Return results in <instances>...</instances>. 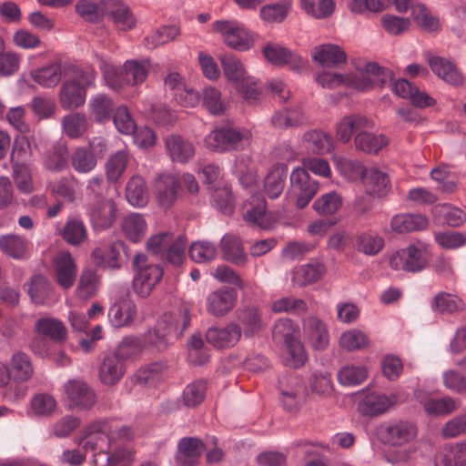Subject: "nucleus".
<instances>
[{"label":"nucleus","instance_id":"nucleus-1","mask_svg":"<svg viewBox=\"0 0 466 466\" xmlns=\"http://www.w3.org/2000/svg\"><path fill=\"white\" fill-rule=\"evenodd\" d=\"M133 437L134 432L129 426L116 428L110 420H101L85 429L81 442L86 451L96 453L111 448L116 441H130Z\"/></svg>","mask_w":466,"mask_h":466},{"label":"nucleus","instance_id":"nucleus-2","mask_svg":"<svg viewBox=\"0 0 466 466\" xmlns=\"http://www.w3.org/2000/svg\"><path fill=\"white\" fill-rule=\"evenodd\" d=\"M272 336L277 343L283 342L286 347L288 357L283 360L286 366L298 369L306 363L308 356L300 341L299 322H276Z\"/></svg>","mask_w":466,"mask_h":466},{"label":"nucleus","instance_id":"nucleus-3","mask_svg":"<svg viewBox=\"0 0 466 466\" xmlns=\"http://www.w3.org/2000/svg\"><path fill=\"white\" fill-rule=\"evenodd\" d=\"M133 266L137 272L133 286L141 297H147L155 286L161 280L164 269L161 264L154 263L150 257L138 253L133 259Z\"/></svg>","mask_w":466,"mask_h":466},{"label":"nucleus","instance_id":"nucleus-4","mask_svg":"<svg viewBox=\"0 0 466 466\" xmlns=\"http://www.w3.org/2000/svg\"><path fill=\"white\" fill-rule=\"evenodd\" d=\"M250 133L224 125L212 130L206 137V144L214 152L237 150L248 144Z\"/></svg>","mask_w":466,"mask_h":466},{"label":"nucleus","instance_id":"nucleus-5","mask_svg":"<svg viewBox=\"0 0 466 466\" xmlns=\"http://www.w3.org/2000/svg\"><path fill=\"white\" fill-rule=\"evenodd\" d=\"M94 80L93 74L80 71L73 80L66 81L59 93L61 106L69 110L83 106L86 101V88L94 83Z\"/></svg>","mask_w":466,"mask_h":466},{"label":"nucleus","instance_id":"nucleus-6","mask_svg":"<svg viewBox=\"0 0 466 466\" xmlns=\"http://www.w3.org/2000/svg\"><path fill=\"white\" fill-rule=\"evenodd\" d=\"M376 432L382 443L390 446H402L416 438L417 428L408 420H394L380 423Z\"/></svg>","mask_w":466,"mask_h":466},{"label":"nucleus","instance_id":"nucleus-7","mask_svg":"<svg viewBox=\"0 0 466 466\" xmlns=\"http://www.w3.org/2000/svg\"><path fill=\"white\" fill-rule=\"evenodd\" d=\"M242 328L237 322H215L206 331V340L217 350L233 348L239 340Z\"/></svg>","mask_w":466,"mask_h":466},{"label":"nucleus","instance_id":"nucleus-8","mask_svg":"<svg viewBox=\"0 0 466 466\" xmlns=\"http://www.w3.org/2000/svg\"><path fill=\"white\" fill-rule=\"evenodd\" d=\"M290 190L296 197L298 208H304L314 198L319 189V182L312 178L309 172L298 167L289 175Z\"/></svg>","mask_w":466,"mask_h":466},{"label":"nucleus","instance_id":"nucleus-9","mask_svg":"<svg viewBox=\"0 0 466 466\" xmlns=\"http://www.w3.org/2000/svg\"><path fill=\"white\" fill-rule=\"evenodd\" d=\"M190 322H157L154 329L145 334V341L158 350H164L173 340L178 339Z\"/></svg>","mask_w":466,"mask_h":466},{"label":"nucleus","instance_id":"nucleus-10","mask_svg":"<svg viewBox=\"0 0 466 466\" xmlns=\"http://www.w3.org/2000/svg\"><path fill=\"white\" fill-rule=\"evenodd\" d=\"M358 394L362 398L358 402V410L363 416L377 417L387 412L398 401L396 394L386 395L379 392H366L365 390Z\"/></svg>","mask_w":466,"mask_h":466},{"label":"nucleus","instance_id":"nucleus-11","mask_svg":"<svg viewBox=\"0 0 466 466\" xmlns=\"http://www.w3.org/2000/svg\"><path fill=\"white\" fill-rule=\"evenodd\" d=\"M427 263L424 253L415 245L400 249L390 257V266L394 270L416 272L425 268Z\"/></svg>","mask_w":466,"mask_h":466},{"label":"nucleus","instance_id":"nucleus-12","mask_svg":"<svg viewBox=\"0 0 466 466\" xmlns=\"http://www.w3.org/2000/svg\"><path fill=\"white\" fill-rule=\"evenodd\" d=\"M127 345L123 342L116 352L106 355L99 368V379L105 385L117 383L126 372L124 355Z\"/></svg>","mask_w":466,"mask_h":466},{"label":"nucleus","instance_id":"nucleus-13","mask_svg":"<svg viewBox=\"0 0 466 466\" xmlns=\"http://www.w3.org/2000/svg\"><path fill=\"white\" fill-rule=\"evenodd\" d=\"M103 18H110L115 25L127 31L135 27L137 20L129 6L121 0H102Z\"/></svg>","mask_w":466,"mask_h":466},{"label":"nucleus","instance_id":"nucleus-14","mask_svg":"<svg viewBox=\"0 0 466 466\" xmlns=\"http://www.w3.org/2000/svg\"><path fill=\"white\" fill-rule=\"evenodd\" d=\"M351 81L352 86L361 91L375 86L383 87L392 81V72L375 62H370L365 66L361 77Z\"/></svg>","mask_w":466,"mask_h":466},{"label":"nucleus","instance_id":"nucleus-15","mask_svg":"<svg viewBox=\"0 0 466 466\" xmlns=\"http://www.w3.org/2000/svg\"><path fill=\"white\" fill-rule=\"evenodd\" d=\"M215 30L223 36L225 43L232 49L246 51L251 48L254 40L242 27L235 25L229 21H218L215 24Z\"/></svg>","mask_w":466,"mask_h":466},{"label":"nucleus","instance_id":"nucleus-16","mask_svg":"<svg viewBox=\"0 0 466 466\" xmlns=\"http://www.w3.org/2000/svg\"><path fill=\"white\" fill-rule=\"evenodd\" d=\"M66 392L70 407L74 409L89 410L96 401L95 391L82 380H69L66 384Z\"/></svg>","mask_w":466,"mask_h":466},{"label":"nucleus","instance_id":"nucleus-17","mask_svg":"<svg viewBox=\"0 0 466 466\" xmlns=\"http://www.w3.org/2000/svg\"><path fill=\"white\" fill-rule=\"evenodd\" d=\"M179 180L172 174H161L155 179V194L159 206L171 208L178 196Z\"/></svg>","mask_w":466,"mask_h":466},{"label":"nucleus","instance_id":"nucleus-18","mask_svg":"<svg viewBox=\"0 0 466 466\" xmlns=\"http://www.w3.org/2000/svg\"><path fill=\"white\" fill-rule=\"evenodd\" d=\"M56 282L65 289L73 287L76 278V265L68 251L59 252L53 258Z\"/></svg>","mask_w":466,"mask_h":466},{"label":"nucleus","instance_id":"nucleus-19","mask_svg":"<svg viewBox=\"0 0 466 466\" xmlns=\"http://www.w3.org/2000/svg\"><path fill=\"white\" fill-rule=\"evenodd\" d=\"M110 449L105 448L104 451H97L93 453L96 466H131L134 461V451L124 445Z\"/></svg>","mask_w":466,"mask_h":466},{"label":"nucleus","instance_id":"nucleus-20","mask_svg":"<svg viewBox=\"0 0 466 466\" xmlns=\"http://www.w3.org/2000/svg\"><path fill=\"white\" fill-rule=\"evenodd\" d=\"M81 350L88 353L95 348V343L103 339L101 325H92L91 322H71Z\"/></svg>","mask_w":466,"mask_h":466},{"label":"nucleus","instance_id":"nucleus-21","mask_svg":"<svg viewBox=\"0 0 466 466\" xmlns=\"http://www.w3.org/2000/svg\"><path fill=\"white\" fill-rule=\"evenodd\" d=\"M167 153L173 162L187 163L195 155L194 145L182 136L172 134L165 138Z\"/></svg>","mask_w":466,"mask_h":466},{"label":"nucleus","instance_id":"nucleus-22","mask_svg":"<svg viewBox=\"0 0 466 466\" xmlns=\"http://www.w3.org/2000/svg\"><path fill=\"white\" fill-rule=\"evenodd\" d=\"M204 451V443L198 438H182L177 445L176 460L179 466H196Z\"/></svg>","mask_w":466,"mask_h":466},{"label":"nucleus","instance_id":"nucleus-23","mask_svg":"<svg viewBox=\"0 0 466 466\" xmlns=\"http://www.w3.org/2000/svg\"><path fill=\"white\" fill-rule=\"evenodd\" d=\"M429 64L431 69L447 84L454 86H461L464 84V76L451 62L435 56L430 59Z\"/></svg>","mask_w":466,"mask_h":466},{"label":"nucleus","instance_id":"nucleus-24","mask_svg":"<svg viewBox=\"0 0 466 466\" xmlns=\"http://www.w3.org/2000/svg\"><path fill=\"white\" fill-rule=\"evenodd\" d=\"M425 413L430 417H445L460 408V401L445 396L442 398H420Z\"/></svg>","mask_w":466,"mask_h":466},{"label":"nucleus","instance_id":"nucleus-25","mask_svg":"<svg viewBox=\"0 0 466 466\" xmlns=\"http://www.w3.org/2000/svg\"><path fill=\"white\" fill-rule=\"evenodd\" d=\"M236 299L237 293L234 289H218L208 297V309L215 317H223L233 309Z\"/></svg>","mask_w":466,"mask_h":466},{"label":"nucleus","instance_id":"nucleus-26","mask_svg":"<svg viewBox=\"0 0 466 466\" xmlns=\"http://www.w3.org/2000/svg\"><path fill=\"white\" fill-rule=\"evenodd\" d=\"M11 380L15 382H25L29 380L34 374V368L30 357L22 352L16 351L6 365Z\"/></svg>","mask_w":466,"mask_h":466},{"label":"nucleus","instance_id":"nucleus-27","mask_svg":"<svg viewBox=\"0 0 466 466\" xmlns=\"http://www.w3.org/2000/svg\"><path fill=\"white\" fill-rule=\"evenodd\" d=\"M116 207L112 199L97 200L91 211V219L96 228H107L112 226L116 217Z\"/></svg>","mask_w":466,"mask_h":466},{"label":"nucleus","instance_id":"nucleus-28","mask_svg":"<svg viewBox=\"0 0 466 466\" xmlns=\"http://www.w3.org/2000/svg\"><path fill=\"white\" fill-rule=\"evenodd\" d=\"M369 120L365 116L352 114L344 116L337 125L336 137L339 141L348 143L353 133L361 132L362 128L367 127Z\"/></svg>","mask_w":466,"mask_h":466},{"label":"nucleus","instance_id":"nucleus-29","mask_svg":"<svg viewBox=\"0 0 466 466\" xmlns=\"http://www.w3.org/2000/svg\"><path fill=\"white\" fill-rule=\"evenodd\" d=\"M289 170L285 164L275 165L264 180L265 192L270 198H277L283 192Z\"/></svg>","mask_w":466,"mask_h":466},{"label":"nucleus","instance_id":"nucleus-30","mask_svg":"<svg viewBox=\"0 0 466 466\" xmlns=\"http://www.w3.org/2000/svg\"><path fill=\"white\" fill-rule=\"evenodd\" d=\"M220 246L223 258L227 261L238 266H243L247 263L248 256L239 238L227 235L222 238Z\"/></svg>","mask_w":466,"mask_h":466},{"label":"nucleus","instance_id":"nucleus-31","mask_svg":"<svg viewBox=\"0 0 466 466\" xmlns=\"http://www.w3.org/2000/svg\"><path fill=\"white\" fill-rule=\"evenodd\" d=\"M314 60L326 66H335L345 63L347 55L342 48L336 45L325 44L316 47Z\"/></svg>","mask_w":466,"mask_h":466},{"label":"nucleus","instance_id":"nucleus-32","mask_svg":"<svg viewBox=\"0 0 466 466\" xmlns=\"http://www.w3.org/2000/svg\"><path fill=\"white\" fill-rule=\"evenodd\" d=\"M428 226V219L422 215L400 214L391 220V228L397 233H406L424 229Z\"/></svg>","mask_w":466,"mask_h":466},{"label":"nucleus","instance_id":"nucleus-33","mask_svg":"<svg viewBox=\"0 0 466 466\" xmlns=\"http://www.w3.org/2000/svg\"><path fill=\"white\" fill-rule=\"evenodd\" d=\"M389 182L390 180L387 174L377 168L367 170L362 178L366 192L370 195H377L379 197L387 192Z\"/></svg>","mask_w":466,"mask_h":466},{"label":"nucleus","instance_id":"nucleus-34","mask_svg":"<svg viewBox=\"0 0 466 466\" xmlns=\"http://www.w3.org/2000/svg\"><path fill=\"white\" fill-rule=\"evenodd\" d=\"M30 76L44 87H55L61 81L62 71L59 64L54 63L41 68L32 70Z\"/></svg>","mask_w":466,"mask_h":466},{"label":"nucleus","instance_id":"nucleus-35","mask_svg":"<svg viewBox=\"0 0 466 466\" xmlns=\"http://www.w3.org/2000/svg\"><path fill=\"white\" fill-rule=\"evenodd\" d=\"M72 167L79 173L93 171L97 164L93 149L80 147L74 150L70 157Z\"/></svg>","mask_w":466,"mask_h":466},{"label":"nucleus","instance_id":"nucleus-36","mask_svg":"<svg viewBox=\"0 0 466 466\" xmlns=\"http://www.w3.org/2000/svg\"><path fill=\"white\" fill-rule=\"evenodd\" d=\"M304 329L313 349L325 350L329 343V335L325 322H307Z\"/></svg>","mask_w":466,"mask_h":466},{"label":"nucleus","instance_id":"nucleus-37","mask_svg":"<svg viewBox=\"0 0 466 466\" xmlns=\"http://www.w3.org/2000/svg\"><path fill=\"white\" fill-rule=\"evenodd\" d=\"M337 377L342 386H357L367 379L368 370L364 365H345L339 369Z\"/></svg>","mask_w":466,"mask_h":466},{"label":"nucleus","instance_id":"nucleus-38","mask_svg":"<svg viewBox=\"0 0 466 466\" xmlns=\"http://www.w3.org/2000/svg\"><path fill=\"white\" fill-rule=\"evenodd\" d=\"M355 147L358 150L367 154H378L387 145L388 141L384 136H376L370 132H359L354 138Z\"/></svg>","mask_w":466,"mask_h":466},{"label":"nucleus","instance_id":"nucleus-39","mask_svg":"<svg viewBox=\"0 0 466 466\" xmlns=\"http://www.w3.org/2000/svg\"><path fill=\"white\" fill-rule=\"evenodd\" d=\"M122 229L129 240L137 242L146 235L147 222L142 215L130 214L124 218Z\"/></svg>","mask_w":466,"mask_h":466},{"label":"nucleus","instance_id":"nucleus-40","mask_svg":"<svg viewBox=\"0 0 466 466\" xmlns=\"http://www.w3.org/2000/svg\"><path fill=\"white\" fill-rule=\"evenodd\" d=\"M172 238L173 234L169 231L155 234L147 240L146 250L151 257L164 262V257Z\"/></svg>","mask_w":466,"mask_h":466},{"label":"nucleus","instance_id":"nucleus-41","mask_svg":"<svg viewBox=\"0 0 466 466\" xmlns=\"http://www.w3.org/2000/svg\"><path fill=\"white\" fill-rule=\"evenodd\" d=\"M307 147L315 154L329 152L333 148L332 137L321 130H310L304 134Z\"/></svg>","mask_w":466,"mask_h":466},{"label":"nucleus","instance_id":"nucleus-42","mask_svg":"<svg viewBox=\"0 0 466 466\" xmlns=\"http://www.w3.org/2000/svg\"><path fill=\"white\" fill-rule=\"evenodd\" d=\"M208 349L200 335L194 334L187 342V360L190 364L201 366L209 360Z\"/></svg>","mask_w":466,"mask_h":466},{"label":"nucleus","instance_id":"nucleus-43","mask_svg":"<svg viewBox=\"0 0 466 466\" xmlns=\"http://www.w3.org/2000/svg\"><path fill=\"white\" fill-rule=\"evenodd\" d=\"M115 108L114 101L104 94L96 95L90 103L91 114L97 122L109 120L114 116Z\"/></svg>","mask_w":466,"mask_h":466},{"label":"nucleus","instance_id":"nucleus-44","mask_svg":"<svg viewBox=\"0 0 466 466\" xmlns=\"http://www.w3.org/2000/svg\"><path fill=\"white\" fill-rule=\"evenodd\" d=\"M150 66L148 60H127L123 66L125 80L127 84L137 85L142 83L147 76Z\"/></svg>","mask_w":466,"mask_h":466},{"label":"nucleus","instance_id":"nucleus-45","mask_svg":"<svg viewBox=\"0 0 466 466\" xmlns=\"http://www.w3.org/2000/svg\"><path fill=\"white\" fill-rule=\"evenodd\" d=\"M0 248L9 257L20 259L26 253L27 242L21 236L6 235L0 238Z\"/></svg>","mask_w":466,"mask_h":466},{"label":"nucleus","instance_id":"nucleus-46","mask_svg":"<svg viewBox=\"0 0 466 466\" xmlns=\"http://www.w3.org/2000/svg\"><path fill=\"white\" fill-rule=\"evenodd\" d=\"M63 239L71 246H79L87 238L84 223L78 219H70L61 230Z\"/></svg>","mask_w":466,"mask_h":466},{"label":"nucleus","instance_id":"nucleus-47","mask_svg":"<svg viewBox=\"0 0 466 466\" xmlns=\"http://www.w3.org/2000/svg\"><path fill=\"white\" fill-rule=\"evenodd\" d=\"M64 133L70 138H78L87 129V120L83 113H71L64 116L62 121Z\"/></svg>","mask_w":466,"mask_h":466},{"label":"nucleus","instance_id":"nucleus-48","mask_svg":"<svg viewBox=\"0 0 466 466\" xmlns=\"http://www.w3.org/2000/svg\"><path fill=\"white\" fill-rule=\"evenodd\" d=\"M219 59L228 80L237 85L245 81L246 69L238 58L232 55H223Z\"/></svg>","mask_w":466,"mask_h":466},{"label":"nucleus","instance_id":"nucleus-49","mask_svg":"<svg viewBox=\"0 0 466 466\" xmlns=\"http://www.w3.org/2000/svg\"><path fill=\"white\" fill-rule=\"evenodd\" d=\"M207 388V380L202 379L187 384L182 393L184 405L188 408L199 405L205 399Z\"/></svg>","mask_w":466,"mask_h":466},{"label":"nucleus","instance_id":"nucleus-50","mask_svg":"<svg viewBox=\"0 0 466 466\" xmlns=\"http://www.w3.org/2000/svg\"><path fill=\"white\" fill-rule=\"evenodd\" d=\"M12 177L21 193L30 194L34 191L32 171L27 164L12 165Z\"/></svg>","mask_w":466,"mask_h":466},{"label":"nucleus","instance_id":"nucleus-51","mask_svg":"<svg viewBox=\"0 0 466 466\" xmlns=\"http://www.w3.org/2000/svg\"><path fill=\"white\" fill-rule=\"evenodd\" d=\"M187 246V238L185 235L178 236L175 240L173 238L170 246L167 249L164 261L174 267H180L186 259Z\"/></svg>","mask_w":466,"mask_h":466},{"label":"nucleus","instance_id":"nucleus-52","mask_svg":"<svg viewBox=\"0 0 466 466\" xmlns=\"http://www.w3.org/2000/svg\"><path fill=\"white\" fill-rule=\"evenodd\" d=\"M126 195L133 206H144L147 200L146 182L141 177H133L127 183Z\"/></svg>","mask_w":466,"mask_h":466},{"label":"nucleus","instance_id":"nucleus-53","mask_svg":"<svg viewBox=\"0 0 466 466\" xmlns=\"http://www.w3.org/2000/svg\"><path fill=\"white\" fill-rule=\"evenodd\" d=\"M52 291L51 284L44 275H35L32 278L28 289L31 299L36 303H44Z\"/></svg>","mask_w":466,"mask_h":466},{"label":"nucleus","instance_id":"nucleus-54","mask_svg":"<svg viewBox=\"0 0 466 466\" xmlns=\"http://www.w3.org/2000/svg\"><path fill=\"white\" fill-rule=\"evenodd\" d=\"M325 272V267L322 264H308L301 267L294 277L293 280L303 287L319 281Z\"/></svg>","mask_w":466,"mask_h":466},{"label":"nucleus","instance_id":"nucleus-55","mask_svg":"<svg viewBox=\"0 0 466 466\" xmlns=\"http://www.w3.org/2000/svg\"><path fill=\"white\" fill-rule=\"evenodd\" d=\"M76 11L86 22L96 24L103 20L102 0L97 4L89 0H79L76 5Z\"/></svg>","mask_w":466,"mask_h":466},{"label":"nucleus","instance_id":"nucleus-56","mask_svg":"<svg viewBox=\"0 0 466 466\" xmlns=\"http://www.w3.org/2000/svg\"><path fill=\"white\" fill-rule=\"evenodd\" d=\"M188 254L192 260L198 263L210 261L217 256V248L208 241H196L188 248Z\"/></svg>","mask_w":466,"mask_h":466},{"label":"nucleus","instance_id":"nucleus-57","mask_svg":"<svg viewBox=\"0 0 466 466\" xmlns=\"http://www.w3.org/2000/svg\"><path fill=\"white\" fill-rule=\"evenodd\" d=\"M301 5L307 14L318 19L331 16L336 7L333 0H319L317 5L310 0H301Z\"/></svg>","mask_w":466,"mask_h":466},{"label":"nucleus","instance_id":"nucleus-58","mask_svg":"<svg viewBox=\"0 0 466 466\" xmlns=\"http://www.w3.org/2000/svg\"><path fill=\"white\" fill-rule=\"evenodd\" d=\"M127 162V154L123 151L116 152L112 156L106 165L107 179L112 182H116L124 173Z\"/></svg>","mask_w":466,"mask_h":466},{"label":"nucleus","instance_id":"nucleus-59","mask_svg":"<svg viewBox=\"0 0 466 466\" xmlns=\"http://www.w3.org/2000/svg\"><path fill=\"white\" fill-rule=\"evenodd\" d=\"M203 104L208 112L215 116L223 115L227 106L221 99L220 91L215 87H208L203 91Z\"/></svg>","mask_w":466,"mask_h":466},{"label":"nucleus","instance_id":"nucleus-60","mask_svg":"<svg viewBox=\"0 0 466 466\" xmlns=\"http://www.w3.org/2000/svg\"><path fill=\"white\" fill-rule=\"evenodd\" d=\"M341 206V198L336 192L323 195L313 204V208L321 215H331Z\"/></svg>","mask_w":466,"mask_h":466},{"label":"nucleus","instance_id":"nucleus-61","mask_svg":"<svg viewBox=\"0 0 466 466\" xmlns=\"http://www.w3.org/2000/svg\"><path fill=\"white\" fill-rule=\"evenodd\" d=\"M263 54L268 62L276 66H284L292 58L289 49L274 44H268L263 48Z\"/></svg>","mask_w":466,"mask_h":466},{"label":"nucleus","instance_id":"nucleus-62","mask_svg":"<svg viewBox=\"0 0 466 466\" xmlns=\"http://www.w3.org/2000/svg\"><path fill=\"white\" fill-rule=\"evenodd\" d=\"M441 434L446 439L466 434V412L459 414L444 423Z\"/></svg>","mask_w":466,"mask_h":466},{"label":"nucleus","instance_id":"nucleus-63","mask_svg":"<svg viewBox=\"0 0 466 466\" xmlns=\"http://www.w3.org/2000/svg\"><path fill=\"white\" fill-rule=\"evenodd\" d=\"M56 407V401L50 394H37L31 400L32 410L38 416H49L55 410Z\"/></svg>","mask_w":466,"mask_h":466},{"label":"nucleus","instance_id":"nucleus-64","mask_svg":"<svg viewBox=\"0 0 466 466\" xmlns=\"http://www.w3.org/2000/svg\"><path fill=\"white\" fill-rule=\"evenodd\" d=\"M442 380L446 389L466 395V375L455 370H449L442 373Z\"/></svg>","mask_w":466,"mask_h":466}]
</instances>
